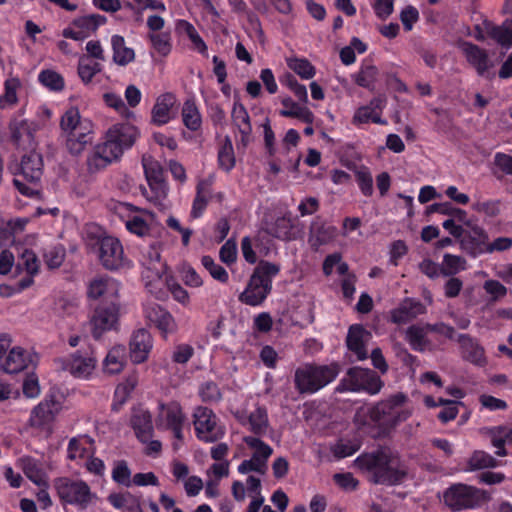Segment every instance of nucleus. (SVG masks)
Instances as JSON below:
<instances>
[{"instance_id": "nucleus-1", "label": "nucleus", "mask_w": 512, "mask_h": 512, "mask_svg": "<svg viewBox=\"0 0 512 512\" xmlns=\"http://www.w3.org/2000/svg\"><path fill=\"white\" fill-rule=\"evenodd\" d=\"M413 413L406 394L402 392L390 395L372 407L359 409L354 417L360 428H376L377 435L386 434L400 423L406 421Z\"/></svg>"}, {"instance_id": "nucleus-2", "label": "nucleus", "mask_w": 512, "mask_h": 512, "mask_svg": "<svg viewBox=\"0 0 512 512\" xmlns=\"http://www.w3.org/2000/svg\"><path fill=\"white\" fill-rule=\"evenodd\" d=\"M140 133L130 123H116L105 133L104 141L95 145L86 159L89 173H96L118 161L124 151L130 149Z\"/></svg>"}, {"instance_id": "nucleus-3", "label": "nucleus", "mask_w": 512, "mask_h": 512, "mask_svg": "<svg viewBox=\"0 0 512 512\" xmlns=\"http://www.w3.org/2000/svg\"><path fill=\"white\" fill-rule=\"evenodd\" d=\"M355 465L370 474L376 484L396 485L406 477V469L400 464L397 456L387 450L360 455Z\"/></svg>"}, {"instance_id": "nucleus-4", "label": "nucleus", "mask_w": 512, "mask_h": 512, "mask_svg": "<svg viewBox=\"0 0 512 512\" xmlns=\"http://www.w3.org/2000/svg\"><path fill=\"white\" fill-rule=\"evenodd\" d=\"M120 283L109 276H99L92 279L87 288V296L98 300L91 320H118L119 318Z\"/></svg>"}, {"instance_id": "nucleus-5", "label": "nucleus", "mask_w": 512, "mask_h": 512, "mask_svg": "<svg viewBox=\"0 0 512 512\" xmlns=\"http://www.w3.org/2000/svg\"><path fill=\"white\" fill-rule=\"evenodd\" d=\"M19 170L18 177L13 179V185L23 196L37 197L39 195L37 185L43 175L42 155L34 150L24 154Z\"/></svg>"}, {"instance_id": "nucleus-6", "label": "nucleus", "mask_w": 512, "mask_h": 512, "mask_svg": "<svg viewBox=\"0 0 512 512\" xmlns=\"http://www.w3.org/2000/svg\"><path fill=\"white\" fill-rule=\"evenodd\" d=\"M443 500L452 511L472 510L490 501V494L475 486L458 483L445 490Z\"/></svg>"}, {"instance_id": "nucleus-7", "label": "nucleus", "mask_w": 512, "mask_h": 512, "mask_svg": "<svg viewBox=\"0 0 512 512\" xmlns=\"http://www.w3.org/2000/svg\"><path fill=\"white\" fill-rule=\"evenodd\" d=\"M339 374L335 363L323 366L305 365L295 372V385L300 393H315L332 382Z\"/></svg>"}, {"instance_id": "nucleus-8", "label": "nucleus", "mask_w": 512, "mask_h": 512, "mask_svg": "<svg viewBox=\"0 0 512 512\" xmlns=\"http://www.w3.org/2000/svg\"><path fill=\"white\" fill-rule=\"evenodd\" d=\"M89 246L106 270L116 271L124 267V250L118 238L101 232L95 237H90Z\"/></svg>"}, {"instance_id": "nucleus-9", "label": "nucleus", "mask_w": 512, "mask_h": 512, "mask_svg": "<svg viewBox=\"0 0 512 512\" xmlns=\"http://www.w3.org/2000/svg\"><path fill=\"white\" fill-rule=\"evenodd\" d=\"M144 174L149 189L143 188V196L160 210L165 208L164 200L168 195V184L164 177V169L156 160H143Z\"/></svg>"}, {"instance_id": "nucleus-10", "label": "nucleus", "mask_w": 512, "mask_h": 512, "mask_svg": "<svg viewBox=\"0 0 512 512\" xmlns=\"http://www.w3.org/2000/svg\"><path fill=\"white\" fill-rule=\"evenodd\" d=\"M54 487L63 503L82 509L87 508L95 497L87 483L82 480L60 477L54 481Z\"/></svg>"}, {"instance_id": "nucleus-11", "label": "nucleus", "mask_w": 512, "mask_h": 512, "mask_svg": "<svg viewBox=\"0 0 512 512\" xmlns=\"http://www.w3.org/2000/svg\"><path fill=\"white\" fill-rule=\"evenodd\" d=\"M193 424L197 438L203 442H216L225 435V427L220 423L216 414L207 407L195 408Z\"/></svg>"}, {"instance_id": "nucleus-12", "label": "nucleus", "mask_w": 512, "mask_h": 512, "mask_svg": "<svg viewBox=\"0 0 512 512\" xmlns=\"http://www.w3.org/2000/svg\"><path fill=\"white\" fill-rule=\"evenodd\" d=\"M342 383L349 391L365 392L370 395L378 394L384 386L376 372L359 366L350 368Z\"/></svg>"}, {"instance_id": "nucleus-13", "label": "nucleus", "mask_w": 512, "mask_h": 512, "mask_svg": "<svg viewBox=\"0 0 512 512\" xmlns=\"http://www.w3.org/2000/svg\"><path fill=\"white\" fill-rule=\"evenodd\" d=\"M186 416L177 401L159 402L155 416V424L159 429H169L174 438L181 441Z\"/></svg>"}, {"instance_id": "nucleus-14", "label": "nucleus", "mask_w": 512, "mask_h": 512, "mask_svg": "<svg viewBox=\"0 0 512 512\" xmlns=\"http://www.w3.org/2000/svg\"><path fill=\"white\" fill-rule=\"evenodd\" d=\"M432 331H436L444 335L448 339H455L460 343L462 356L465 360L477 366H485L487 363L483 349L473 341L469 336L457 334L454 329L443 322L436 323L431 326Z\"/></svg>"}, {"instance_id": "nucleus-15", "label": "nucleus", "mask_w": 512, "mask_h": 512, "mask_svg": "<svg viewBox=\"0 0 512 512\" xmlns=\"http://www.w3.org/2000/svg\"><path fill=\"white\" fill-rule=\"evenodd\" d=\"M107 23V17L101 14H89L74 18L70 25L63 29L62 36L74 41H84Z\"/></svg>"}, {"instance_id": "nucleus-16", "label": "nucleus", "mask_w": 512, "mask_h": 512, "mask_svg": "<svg viewBox=\"0 0 512 512\" xmlns=\"http://www.w3.org/2000/svg\"><path fill=\"white\" fill-rule=\"evenodd\" d=\"M465 225L468 229L464 230L463 235L459 239L461 249L473 258L486 254L489 245L487 231L477 224L472 225L470 221Z\"/></svg>"}, {"instance_id": "nucleus-17", "label": "nucleus", "mask_w": 512, "mask_h": 512, "mask_svg": "<svg viewBox=\"0 0 512 512\" xmlns=\"http://www.w3.org/2000/svg\"><path fill=\"white\" fill-rule=\"evenodd\" d=\"M234 417L244 427L257 435L265 434L269 425L267 411L256 405L253 410L240 408L233 412Z\"/></svg>"}, {"instance_id": "nucleus-18", "label": "nucleus", "mask_w": 512, "mask_h": 512, "mask_svg": "<svg viewBox=\"0 0 512 512\" xmlns=\"http://www.w3.org/2000/svg\"><path fill=\"white\" fill-rule=\"evenodd\" d=\"M36 354L20 346H15L8 352L2 363V369L8 374H16L36 365Z\"/></svg>"}, {"instance_id": "nucleus-19", "label": "nucleus", "mask_w": 512, "mask_h": 512, "mask_svg": "<svg viewBox=\"0 0 512 512\" xmlns=\"http://www.w3.org/2000/svg\"><path fill=\"white\" fill-rule=\"evenodd\" d=\"M337 228L317 216L309 227L308 243L312 250L317 251L321 246L334 241L337 236Z\"/></svg>"}, {"instance_id": "nucleus-20", "label": "nucleus", "mask_w": 512, "mask_h": 512, "mask_svg": "<svg viewBox=\"0 0 512 512\" xmlns=\"http://www.w3.org/2000/svg\"><path fill=\"white\" fill-rule=\"evenodd\" d=\"M153 348V339L145 329L135 331L129 343L130 359L135 364L145 362Z\"/></svg>"}, {"instance_id": "nucleus-21", "label": "nucleus", "mask_w": 512, "mask_h": 512, "mask_svg": "<svg viewBox=\"0 0 512 512\" xmlns=\"http://www.w3.org/2000/svg\"><path fill=\"white\" fill-rule=\"evenodd\" d=\"M60 403L54 397H46L31 412L29 422L33 427L49 425L59 413Z\"/></svg>"}, {"instance_id": "nucleus-22", "label": "nucleus", "mask_w": 512, "mask_h": 512, "mask_svg": "<svg viewBox=\"0 0 512 512\" xmlns=\"http://www.w3.org/2000/svg\"><path fill=\"white\" fill-rule=\"evenodd\" d=\"M384 108V101L381 98H373L368 105L359 107L352 118L355 126L367 123L387 125V120L382 119L381 114Z\"/></svg>"}, {"instance_id": "nucleus-23", "label": "nucleus", "mask_w": 512, "mask_h": 512, "mask_svg": "<svg viewBox=\"0 0 512 512\" xmlns=\"http://www.w3.org/2000/svg\"><path fill=\"white\" fill-rule=\"evenodd\" d=\"M61 135L65 138L68 152L73 156H78L92 143L94 138V124L93 122L90 123L88 131L80 130L76 127L75 130L63 132Z\"/></svg>"}, {"instance_id": "nucleus-24", "label": "nucleus", "mask_w": 512, "mask_h": 512, "mask_svg": "<svg viewBox=\"0 0 512 512\" xmlns=\"http://www.w3.org/2000/svg\"><path fill=\"white\" fill-rule=\"evenodd\" d=\"M460 48L468 63L480 76H484L491 66L486 50L468 41L462 42Z\"/></svg>"}, {"instance_id": "nucleus-25", "label": "nucleus", "mask_w": 512, "mask_h": 512, "mask_svg": "<svg viewBox=\"0 0 512 512\" xmlns=\"http://www.w3.org/2000/svg\"><path fill=\"white\" fill-rule=\"evenodd\" d=\"M371 339V333L365 330L361 324L350 327L347 335L348 348L355 353L357 360H365L368 357L366 345Z\"/></svg>"}, {"instance_id": "nucleus-26", "label": "nucleus", "mask_w": 512, "mask_h": 512, "mask_svg": "<svg viewBox=\"0 0 512 512\" xmlns=\"http://www.w3.org/2000/svg\"><path fill=\"white\" fill-rule=\"evenodd\" d=\"M96 367V359L92 355L76 352L67 363V370L77 378L87 379Z\"/></svg>"}, {"instance_id": "nucleus-27", "label": "nucleus", "mask_w": 512, "mask_h": 512, "mask_svg": "<svg viewBox=\"0 0 512 512\" xmlns=\"http://www.w3.org/2000/svg\"><path fill=\"white\" fill-rule=\"evenodd\" d=\"M17 466L23 471L25 476L37 486H45L48 476L42 463L38 460L24 456L17 460Z\"/></svg>"}, {"instance_id": "nucleus-28", "label": "nucleus", "mask_w": 512, "mask_h": 512, "mask_svg": "<svg viewBox=\"0 0 512 512\" xmlns=\"http://www.w3.org/2000/svg\"><path fill=\"white\" fill-rule=\"evenodd\" d=\"M11 140L19 149H29L34 146V130L26 120L15 121L10 125Z\"/></svg>"}, {"instance_id": "nucleus-29", "label": "nucleus", "mask_w": 512, "mask_h": 512, "mask_svg": "<svg viewBox=\"0 0 512 512\" xmlns=\"http://www.w3.org/2000/svg\"><path fill=\"white\" fill-rule=\"evenodd\" d=\"M175 102V97L172 93H165L160 95L151 111V122L157 126L167 124L170 117V110Z\"/></svg>"}, {"instance_id": "nucleus-30", "label": "nucleus", "mask_w": 512, "mask_h": 512, "mask_svg": "<svg viewBox=\"0 0 512 512\" xmlns=\"http://www.w3.org/2000/svg\"><path fill=\"white\" fill-rule=\"evenodd\" d=\"M483 25L486 35L502 47L512 46V23L495 25L492 21L485 19Z\"/></svg>"}, {"instance_id": "nucleus-31", "label": "nucleus", "mask_w": 512, "mask_h": 512, "mask_svg": "<svg viewBox=\"0 0 512 512\" xmlns=\"http://www.w3.org/2000/svg\"><path fill=\"white\" fill-rule=\"evenodd\" d=\"M131 424L137 437L142 442H146L151 438L153 425L149 411L144 409L135 410L131 418Z\"/></svg>"}, {"instance_id": "nucleus-32", "label": "nucleus", "mask_w": 512, "mask_h": 512, "mask_svg": "<svg viewBox=\"0 0 512 512\" xmlns=\"http://www.w3.org/2000/svg\"><path fill=\"white\" fill-rule=\"evenodd\" d=\"M93 440L88 436L73 438L67 448V456L70 460H86L93 455Z\"/></svg>"}, {"instance_id": "nucleus-33", "label": "nucleus", "mask_w": 512, "mask_h": 512, "mask_svg": "<svg viewBox=\"0 0 512 512\" xmlns=\"http://www.w3.org/2000/svg\"><path fill=\"white\" fill-rule=\"evenodd\" d=\"M92 121L88 118H83L77 107L68 108L61 116L60 129L61 133L66 131H73L78 127L80 130L88 131Z\"/></svg>"}, {"instance_id": "nucleus-34", "label": "nucleus", "mask_w": 512, "mask_h": 512, "mask_svg": "<svg viewBox=\"0 0 512 512\" xmlns=\"http://www.w3.org/2000/svg\"><path fill=\"white\" fill-rule=\"evenodd\" d=\"M211 181L200 180L196 186V195L192 203L190 216L194 219L200 218L205 212L209 196L211 194Z\"/></svg>"}, {"instance_id": "nucleus-35", "label": "nucleus", "mask_w": 512, "mask_h": 512, "mask_svg": "<svg viewBox=\"0 0 512 512\" xmlns=\"http://www.w3.org/2000/svg\"><path fill=\"white\" fill-rule=\"evenodd\" d=\"M426 312L425 305L418 299L406 298L395 310L391 320H410Z\"/></svg>"}, {"instance_id": "nucleus-36", "label": "nucleus", "mask_w": 512, "mask_h": 512, "mask_svg": "<svg viewBox=\"0 0 512 512\" xmlns=\"http://www.w3.org/2000/svg\"><path fill=\"white\" fill-rule=\"evenodd\" d=\"M271 290L263 283L254 282V279L250 278L246 289L240 295V300L248 305L257 306L266 299Z\"/></svg>"}, {"instance_id": "nucleus-37", "label": "nucleus", "mask_w": 512, "mask_h": 512, "mask_svg": "<svg viewBox=\"0 0 512 512\" xmlns=\"http://www.w3.org/2000/svg\"><path fill=\"white\" fill-rule=\"evenodd\" d=\"M113 61L119 66H126L135 59V52L127 47L123 36L115 34L111 37Z\"/></svg>"}, {"instance_id": "nucleus-38", "label": "nucleus", "mask_w": 512, "mask_h": 512, "mask_svg": "<svg viewBox=\"0 0 512 512\" xmlns=\"http://www.w3.org/2000/svg\"><path fill=\"white\" fill-rule=\"evenodd\" d=\"M126 363V349L123 345H117L112 347L104 361L103 367L104 371L109 374H117L121 372Z\"/></svg>"}, {"instance_id": "nucleus-39", "label": "nucleus", "mask_w": 512, "mask_h": 512, "mask_svg": "<svg viewBox=\"0 0 512 512\" xmlns=\"http://www.w3.org/2000/svg\"><path fill=\"white\" fill-rule=\"evenodd\" d=\"M491 444L496 448L495 454L499 457L507 455L505 444L512 445V428L507 426H496L489 430Z\"/></svg>"}, {"instance_id": "nucleus-40", "label": "nucleus", "mask_w": 512, "mask_h": 512, "mask_svg": "<svg viewBox=\"0 0 512 512\" xmlns=\"http://www.w3.org/2000/svg\"><path fill=\"white\" fill-rule=\"evenodd\" d=\"M280 269V265L278 264L260 260L251 278L254 279V282L263 283L272 289L273 278L279 274Z\"/></svg>"}, {"instance_id": "nucleus-41", "label": "nucleus", "mask_w": 512, "mask_h": 512, "mask_svg": "<svg viewBox=\"0 0 512 512\" xmlns=\"http://www.w3.org/2000/svg\"><path fill=\"white\" fill-rule=\"evenodd\" d=\"M232 121L237 126L242 139L249 137L252 132L250 116L245 106L240 102H235L231 112Z\"/></svg>"}, {"instance_id": "nucleus-42", "label": "nucleus", "mask_w": 512, "mask_h": 512, "mask_svg": "<svg viewBox=\"0 0 512 512\" xmlns=\"http://www.w3.org/2000/svg\"><path fill=\"white\" fill-rule=\"evenodd\" d=\"M182 121L193 132L201 128L202 118L194 99H187L182 107Z\"/></svg>"}, {"instance_id": "nucleus-43", "label": "nucleus", "mask_w": 512, "mask_h": 512, "mask_svg": "<svg viewBox=\"0 0 512 512\" xmlns=\"http://www.w3.org/2000/svg\"><path fill=\"white\" fill-rule=\"evenodd\" d=\"M39 268L40 261L37 255L31 249H25L15 264V273L20 274L24 271L30 275H37Z\"/></svg>"}, {"instance_id": "nucleus-44", "label": "nucleus", "mask_w": 512, "mask_h": 512, "mask_svg": "<svg viewBox=\"0 0 512 512\" xmlns=\"http://www.w3.org/2000/svg\"><path fill=\"white\" fill-rule=\"evenodd\" d=\"M378 73V68L375 65L363 62L354 76V81L358 86L372 90L375 87Z\"/></svg>"}, {"instance_id": "nucleus-45", "label": "nucleus", "mask_w": 512, "mask_h": 512, "mask_svg": "<svg viewBox=\"0 0 512 512\" xmlns=\"http://www.w3.org/2000/svg\"><path fill=\"white\" fill-rule=\"evenodd\" d=\"M102 65L87 55H82L78 61V75L84 84L91 83L93 77L101 72Z\"/></svg>"}, {"instance_id": "nucleus-46", "label": "nucleus", "mask_w": 512, "mask_h": 512, "mask_svg": "<svg viewBox=\"0 0 512 512\" xmlns=\"http://www.w3.org/2000/svg\"><path fill=\"white\" fill-rule=\"evenodd\" d=\"M235 163L233 144L227 136L218 151V166L228 173L235 167Z\"/></svg>"}, {"instance_id": "nucleus-47", "label": "nucleus", "mask_w": 512, "mask_h": 512, "mask_svg": "<svg viewBox=\"0 0 512 512\" xmlns=\"http://www.w3.org/2000/svg\"><path fill=\"white\" fill-rule=\"evenodd\" d=\"M243 440L249 448L254 450L252 457L267 465L268 459L273 453L271 446L254 436H246Z\"/></svg>"}, {"instance_id": "nucleus-48", "label": "nucleus", "mask_w": 512, "mask_h": 512, "mask_svg": "<svg viewBox=\"0 0 512 512\" xmlns=\"http://www.w3.org/2000/svg\"><path fill=\"white\" fill-rule=\"evenodd\" d=\"M293 222L289 216L278 217L269 228V233L280 240H291L293 238Z\"/></svg>"}, {"instance_id": "nucleus-49", "label": "nucleus", "mask_w": 512, "mask_h": 512, "mask_svg": "<svg viewBox=\"0 0 512 512\" xmlns=\"http://www.w3.org/2000/svg\"><path fill=\"white\" fill-rule=\"evenodd\" d=\"M38 81L47 89L55 92L62 91L65 87V81L58 72L45 69L38 74Z\"/></svg>"}, {"instance_id": "nucleus-50", "label": "nucleus", "mask_w": 512, "mask_h": 512, "mask_svg": "<svg viewBox=\"0 0 512 512\" xmlns=\"http://www.w3.org/2000/svg\"><path fill=\"white\" fill-rule=\"evenodd\" d=\"M356 183L365 197H371L374 192L373 188V177L369 168L365 165L354 170Z\"/></svg>"}, {"instance_id": "nucleus-51", "label": "nucleus", "mask_w": 512, "mask_h": 512, "mask_svg": "<svg viewBox=\"0 0 512 512\" xmlns=\"http://www.w3.org/2000/svg\"><path fill=\"white\" fill-rule=\"evenodd\" d=\"M360 448L358 440L340 439L330 447V451L336 459H342L353 455Z\"/></svg>"}, {"instance_id": "nucleus-52", "label": "nucleus", "mask_w": 512, "mask_h": 512, "mask_svg": "<svg viewBox=\"0 0 512 512\" xmlns=\"http://www.w3.org/2000/svg\"><path fill=\"white\" fill-rule=\"evenodd\" d=\"M466 269V260L458 255L446 253L443 257L441 273L451 276Z\"/></svg>"}, {"instance_id": "nucleus-53", "label": "nucleus", "mask_w": 512, "mask_h": 512, "mask_svg": "<svg viewBox=\"0 0 512 512\" xmlns=\"http://www.w3.org/2000/svg\"><path fill=\"white\" fill-rule=\"evenodd\" d=\"M148 39L151 42L152 47L161 56H167L171 52L172 44L169 33H149Z\"/></svg>"}, {"instance_id": "nucleus-54", "label": "nucleus", "mask_w": 512, "mask_h": 512, "mask_svg": "<svg viewBox=\"0 0 512 512\" xmlns=\"http://www.w3.org/2000/svg\"><path fill=\"white\" fill-rule=\"evenodd\" d=\"M201 263L203 267L209 272V274L217 281L221 283H227L229 280V275L226 269L217 264L214 259L210 255H204L201 258Z\"/></svg>"}, {"instance_id": "nucleus-55", "label": "nucleus", "mask_w": 512, "mask_h": 512, "mask_svg": "<svg viewBox=\"0 0 512 512\" xmlns=\"http://www.w3.org/2000/svg\"><path fill=\"white\" fill-rule=\"evenodd\" d=\"M287 65L302 79H311L316 73L314 66L304 58L289 59Z\"/></svg>"}, {"instance_id": "nucleus-56", "label": "nucleus", "mask_w": 512, "mask_h": 512, "mask_svg": "<svg viewBox=\"0 0 512 512\" xmlns=\"http://www.w3.org/2000/svg\"><path fill=\"white\" fill-rule=\"evenodd\" d=\"M20 86L18 78L8 79L4 83L5 93L0 96V108L5 109L8 106H12L17 103L16 90Z\"/></svg>"}, {"instance_id": "nucleus-57", "label": "nucleus", "mask_w": 512, "mask_h": 512, "mask_svg": "<svg viewBox=\"0 0 512 512\" xmlns=\"http://www.w3.org/2000/svg\"><path fill=\"white\" fill-rule=\"evenodd\" d=\"M126 229L139 237H144L150 233V225L139 215L129 217L125 222Z\"/></svg>"}, {"instance_id": "nucleus-58", "label": "nucleus", "mask_w": 512, "mask_h": 512, "mask_svg": "<svg viewBox=\"0 0 512 512\" xmlns=\"http://www.w3.org/2000/svg\"><path fill=\"white\" fill-rule=\"evenodd\" d=\"M469 465L472 469H484L496 467L498 461L487 452L475 451L469 459Z\"/></svg>"}, {"instance_id": "nucleus-59", "label": "nucleus", "mask_w": 512, "mask_h": 512, "mask_svg": "<svg viewBox=\"0 0 512 512\" xmlns=\"http://www.w3.org/2000/svg\"><path fill=\"white\" fill-rule=\"evenodd\" d=\"M112 479L125 487L132 486L131 471L125 461H117L112 470Z\"/></svg>"}, {"instance_id": "nucleus-60", "label": "nucleus", "mask_w": 512, "mask_h": 512, "mask_svg": "<svg viewBox=\"0 0 512 512\" xmlns=\"http://www.w3.org/2000/svg\"><path fill=\"white\" fill-rule=\"evenodd\" d=\"M471 209L477 213H482L487 217L493 218L500 213V201L499 200H477L472 203Z\"/></svg>"}, {"instance_id": "nucleus-61", "label": "nucleus", "mask_w": 512, "mask_h": 512, "mask_svg": "<svg viewBox=\"0 0 512 512\" xmlns=\"http://www.w3.org/2000/svg\"><path fill=\"white\" fill-rule=\"evenodd\" d=\"M43 258L48 268L55 269L62 265L65 258V251L62 247L53 246L45 250Z\"/></svg>"}, {"instance_id": "nucleus-62", "label": "nucleus", "mask_w": 512, "mask_h": 512, "mask_svg": "<svg viewBox=\"0 0 512 512\" xmlns=\"http://www.w3.org/2000/svg\"><path fill=\"white\" fill-rule=\"evenodd\" d=\"M90 325L93 338L98 341L106 339L107 334L119 329L117 322H90Z\"/></svg>"}, {"instance_id": "nucleus-63", "label": "nucleus", "mask_w": 512, "mask_h": 512, "mask_svg": "<svg viewBox=\"0 0 512 512\" xmlns=\"http://www.w3.org/2000/svg\"><path fill=\"white\" fill-rule=\"evenodd\" d=\"M406 339L414 350H423L426 346L425 331L418 326H411L407 330Z\"/></svg>"}, {"instance_id": "nucleus-64", "label": "nucleus", "mask_w": 512, "mask_h": 512, "mask_svg": "<svg viewBox=\"0 0 512 512\" xmlns=\"http://www.w3.org/2000/svg\"><path fill=\"white\" fill-rule=\"evenodd\" d=\"M137 383L138 381L135 376H130L124 382L120 383L115 390V400L119 404H123L135 389Z\"/></svg>"}]
</instances>
